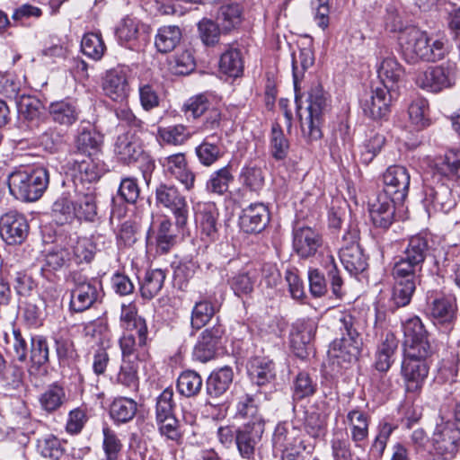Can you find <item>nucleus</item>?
Returning a JSON list of instances; mask_svg holds the SVG:
<instances>
[{"label": "nucleus", "mask_w": 460, "mask_h": 460, "mask_svg": "<svg viewBox=\"0 0 460 460\" xmlns=\"http://www.w3.org/2000/svg\"><path fill=\"white\" fill-rule=\"evenodd\" d=\"M426 200L429 201L435 208L443 211L451 209L456 205V200L452 197L451 189L440 185L437 190L429 189L426 194Z\"/></svg>", "instance_id": "nucleus-56"}, {"label": "nucleus", "mask_w": 460, "mask_h": 460, "mask_svg": "<svg viewBox=\"0 0 460 460\" xmlns=\"http://www.w3.org/2000/svg\"><path fill=\"white\" fill-rule=\"evenodd\" d=\"M68 168L75 180L76 189L78 188L77 181L82 183H92L99 180L102 175V169L94 161L93 156H84L82 159L74 157L68 162Z\"/></svg>", "instance_id": "nucleus-23"}, {"label": "nucleus", "mask_w": 460, "mask_h": 460, "mask_svg": "<svg viewBox=\"0 0 460 460\" xmlns=\"http://www.w3.org/2000/svg\"><path fill=\"white\" fill-rule=\"evenodd\" d=\"M165 175L175 179L188 191L194 188L195 173L190 169L183 153L173 154L159 160Z\"/></svg>", "instance_id": "nucleus-14"}, {"label": "nucleus", "mask_w": 460, "mask_h": 460, "mask_svg": "<svg viewBox=\"0 0 460 460\" xmlns=\"http://www.w3.org/2000/svg\"><path fill=\"white\" fill-rule=\"evenodd\" d=\"M137 411V403L135 400L119 396L115 398L109 409L111 420L117 424L128 423L133 420Z\"/></svg>", "instance_id": "nucleus-33"}, {"label": "nucleus", "mask_w": 460, "mask_h": 460, "mask_svg": "<svg viewBox=\"0 0 460 460\" xmlns=\"http://www.w3.org/2000/svg\"><path fill=\"white\" fill-rule=\"evenodd\" d=\"M264 421L246 422L237 429L236 447L240 456L246 460H254L255 452L259 447L264 433Z\"/></svg>", "instance_id": "nucleus-8"}, {"label": "nucleus", "mask_w": 460, "mask_h": 460, "mask_svg": "<svg viewBox=\"0 0 460 460\" xmlns=\"http://www.w3.org/2000/svg\"><path fill=\"white\" fill-rule=\"evenodd\" d=\"M79 113L76 102L71 99L54 102L49 105V114L60 125L71 126L78 119Z\"/></svg>", "instance_id": "nucleus-30"}, {"label": "nucleus", "mask_w": 460, "mask_h": 460, "mask_svg": "<svg viewBox=\"0 0 460 460\" xmlns=\"http://www.w3.org/2000/svg\"><path fill=\"white\" fill-rule=\"evenodd\" d=\"M164 279V270L160 269L147 270L140 287L142 297L148 300L155 297L162 289Z\"/></svg>", "instance_id": "nucleus-45"}, {"label": "nucleus", "mask_w": 460, "mask_h": 460, "mask_svg": "<svg viewBox=\"0 0 460 460\" xmlns=\"http://www.w3.org/2000/svg\"><path fill=\"white\" fill-rule=\"evenodd\" d=\"M81 49L88 58L98 61L103 57L106 46L99 33H85L81 40Z\"/></svg>", "instance_id": "nucleus-51"}, {"label": "nucleus", "mask_w": 460, "mask_h": 460, "mask_svg": "<svg viewBox=\"0 0 460 460\" xmlns=\"http://www.w3.org/2000/svg\"><path fill=\"white\" fill-rule=\"evenodd\" d=\"M73 260L76 264L89 262L93 258L95 246L87 237L78 238L72 246Z\"/></svg>", "instance_id": "nucleus-64"}, {"label": "nucleus", "mask_w": 460, "mask_h": 460, "mask_svg": "<svg viewBox=\"0 0 460 460\" xmlns=\"http://www.w3.org/2000/svg\"><path fill=\"white\" fill-rule=\"evenodd\" d=\"M247 371L251 380L258 385H263L275 376L274 364L271 360L255 357L247 365Z\"/></svg>", "instance_id": "nucleus-34"}, {"label": "nucleus", "mask_w": 460, "mask_h": 460, "mask_svg": "<svg viewBox=\"0 0 460 460\" xmlns=\"http://www.w3.org/2000/svg\"><path fill=\"white\" fill-rule=\"evenodd\" d=\"M120 322L125 331H136L138 336V344L146 346L147 341V326L146 320L137 315V310L132 305H122Z\"/></svg>", "instance_id": "nucleus-27"}, {"label": "nucleus", "mask_w": 460, "mask_h": 460, "mask_svg": "<svg viewBox=\"0 0 460 460\" xmlns=\"http://www.w3.org/2000/svg\"><path fill=\"white\" fill-rule=\"evenodd\" d=\"M199 35L206 46H215L219 41L220 34L223 31L217 23L210 19H202L198 23Z\"/></svg>", "instance_id": "nucleus-63"}, {"label": "nucleus", "mask_w": 460, "mask_h": 460, "mask_svg": "<svg viewBox=\"0 0 460 460\" xmlns=\"http://www.w3.org/2000/svg\"><path fill=\"white\" fill-rule=\"evenodd\" d=\"M314 62V53L310 49H302L298 55H292L293 81L296 89L298 82L302 79L305 71L312 66Z\"/></svg>", "instance_id": "nucleus-53"}, {"label": "nucleus", "mask_w": 460, "mask_h": 460, "mask_svg": "<svg viewBox=\"0 0 460 460\" xmlns=\"http://www.w3.org/2000/svg\"><path fill=\"white\" fill-rule=\"evenodd\" d=\"M115 381L125 387L136 389L138 385L137 363L130 358H122Z\"/></svg>", "instance_id": "nucleus-52"}, {"label": "nucleus", "mask_w": 460, "mask_h": 460, "mask_svg": "<svg viewBox=\"0 0 460 460\" xmlns=\"http://www.w3.org/2000/svg\"><path fill=\"white\" fill-rule=\"evenodd\" d=\"M435 174L449 180L460 179V151L450 150L436 164Z\"/></svg>", "instance_id": "nucleus-43"}, {"label": "nucleus", "mask_w": 460, "mask_h": 460, "mask_svg": "<svg viewBox=\"0 0 460 460\" xmlns=\"http://www.w3.org/2000/svg\"><path fill=\"white\" fill-rule=\"evenodd\" d=\"M102 289L96 281L78 279L71 290L69 306L73 312L81 313L92 307L100 298Z\"/></svg>", "instance_id": "nucleus-11"}, {"label": "nucleus", "mask_w": 460, "mask_h": 460, "mask_svg": "<svg viewBox=\"0 0 460 460\" xmlns=\"http://www.w3.org/2000/svg\"><path fill=\"white\" fill-rule=\"evenodd\" d=\"M158 134L164 142L173 146L182 145L191 136L188 128L181 124L161 128Z\"/></svg>", "instance_id": "nucleus-58"}, {"label": "nucleus", "mask_w": 460, "mask_h": 460, "mask_svg": "<svg viewBox=\"0 0 460 460\" xmlns=\"http://www.w3.org/2000/svg\"><path fill=\"white\" fill-rule=\"evenodd\" d=\"M102 137L92 129H82L75 140L73 155L94 156L101 150Z\"/></svg>", "instance_id": "nucleus-29"}, {"label": "nucleus", "mask_w": 460, "mask_h": 460, "mask_svg": "<svg viewBox=\"0 0 460 460\" xmlns=\"http://www.w3.org/2000/svg\"><path fill=\"white\" fill-rule=\"evenodd\" d=\"M234 181L229 166L222 167L213 172L206 183V190L208 193L222 196L228 191L229 185Z\"/></svg>", "instance_id": "nucleus-40"}, {"label": "nucleus", "mask_w": 460, "mask_h": 460, "mask_svg": "<svg viewBox=\"0 0 460 460\" xmlns=\"http://www.w3.org/2000/svg\"><path fill=\"white\" fill-rule=\"evenodd\" d=\"M51 215L58 225L72 223L76 218L75 199L69 193H62L54 201Z\"/></svg>", "instance_id": "nucleus-32"}, {"label": "nucleus", "mask_w": 460, "mask_h": 460, "mask_svg": "<svg viewBox=\"0 0 460 460\" xmlns=\"http://www.w3.org/2000/svg\"><path fill=\"white\" fill-rule=\"evenodd\" d=\"M395 93L385 87H376L371 94L362 102L365 115L373 119H378L386 115L390 101Z\"/></svg>", "instance_id": "nucleus-21"}, {"label": "nucleus", "mask_w": 460, "mask_h": 460, "mask_svg": "<svg viewBox=\"0 0 460 460\" xmlns=\"http://www.w3.org/2000/svg\"><path fill=\"white\" fill-rule=\"evenodd\" d=\"M34 132L40 144L47 150L52 151L62 142V135L55 127H47L46 119L40 127H34Z\"/></svg>", "instance_id": "nucleus-57"}, {"label": "nucleus", "mask_w": 460, "mask_h": 460, "mask_svg": "<svg viewBox=\"0 0 460 460\" xmlns=\"http://www.w3.org/2000/svg\"><path fill=\"white\" fill-rule=\"evenodd\" d=\"M236 413L243 419H250L247 422H256L257 420L264 421L259 413L254 398L249 394H243L239 397L236 404Z\"/></svg>", "instance_id": "nucleus-59"}, {"label": "nucleus", "mask_w": 460, "mask_h": 460, "mask_svg": "<svg viewBox=\"0 0 460 460\" xmlns=\"http://www.w3.org/2000/svg\"><path fill=\"white\" fill-rule=\"evenodd\" d=\"M46 301L40 296L26 298L23 302V318L31 326H40L45 317Z\"/></svg>", "instance_id": "nucleus-38"}, {"label": "nucleus", "mask_w": 460, "mask_h": 460, "mask_svg": "<svg viewBox=\"0 0 460 460\" xmlns=\"http://www.w3.org/2000/svg\"><path fill=\"white\" fill-rule=\"evenodd\" d=\"M377 73L384 87L392 90L398 97L400 95V78L402 75V67L399 62L394 58L388 57L382 61Z\"/></svg>", "instance_id": "nucleus-28"}, {"label": "nucleus", "mask_w": 460, "mask_h": 460, "mask_svg": "<svg viewBox=\"0 0 460 460\" xmlns=\"http://www.w3.org/2000/svg\"><path fill=\"white\" fill-rule=\"evenodd\" d=\"M49 172L44 167L24 168L10 173L8 187L10 193L24 201L38 200L48 188Z\"/></svg>", "instance_id": "nucleus-3"}, {"label": "nucleus", "mask_w": 460, "mask_h": 460, "mask_svg": "<svg viewBox=\"0 0 460 460\" xmlns=\"http://www.w3.org/2000/svg\"><path fill=\"white\" fill-rule=\"evenodd\" d=\"M396 347L397 345L394 336L387 334L385 340L378 347L376 351L375 366L378 371L385 372L389 369Z\"/></svg>", "instance_id": "nucleus-55"}, {"label": "nucleus", "mask_w": 460, "mask_h": 460, "mask_svg": "<svg viewBox=\"0 0 460 460\" xmlns=\"http://www.w3.org/2000/svg\"><path fill=\"white\" fill-rule=\"evenodd\" d=\"M456 312V297L453 294L439 295L429 305L430 315L438 323H452Z\"/></svg>", "instance_id": "nucleus-24"}, {"label": "nucleus", "mask_w": 460, "mask_h": 460, "mask_svg": "<svg viewBox=\"0 0 460 460\" xmlns=\"http://www.w3.org/2000/svg\"><path fill=\"white\" fill-rule=\"evenodd\" d=\"M225 329L220 323L205 329L199 335L194 346L193 358L201 363H206L215 358L218 349L222 344Z\"/></svg>", "instance_id": "nucleus-9"}, {"label": "nucleus", "mask_w": 460, "mask_h": 460, "mask_svg": "<svg viewBox=\"0 0 460 460\" xmlns=\"http://www.w3.org/2000/svg\"><path fill=\"white\" fill-rule=\"evenodd\" d=\"M316 328L314 321L307 320L301 324L296 333L292 334L291 344L297 357L303 358L307 355L305 346L314 338Z\"/></svg>", "instance_id": "nucleus-37"}, {"label": "nucleus", "mask_w": 460, "mask_h": 460, "mask_svg": "<svg viewBox=\"0 0 460 460\" xmlns=\"http://www.w3.org/2000/svg\"><path fill=\"white\" fill-rule=\"evenodd\" d=\"M28 233L29 225L23 215L9 211L0 217V234L8 244L22 243Z\"/></svg>", "instance_id": "nucleus-17"}, {"label": "nucleus", "mask_w": 460, "mask_h": 460, "mask_svg": "<svg viewBox=\"0 0 460 460\" xmlns=\"http://www.w3.org/2000/svg\"><path fill=\"white\" fill-rule=\"evenodd\" d=\"M427 249L428 242L424 236L417 234L411 237L404 251V262L411 267L420 265L424 261Z\"/></svg>", "instance_id": "nucleus-46"}, {"label": "nucleus", "mask_w": 460, "mask_h": 460, "mask_svg": "<svg viewBox=\"0 0 460 460\" xmlns=\"http://www.w3.org/2000/svg\"><path fill=\"white\" fill-rule=\"evenodd\" d=\"M140 22L137 19L127 16L118 24L115 34L120 44L134 43L139 34Z\"/></svg>", "instance_id": "nucleus-54"}, {"label": "nucleus", "mask_w": 460, "mask_h": 460, "mask_svg": "<svg viewBox=\"0 0 460 460\" xmlns=\"http://www.w3.org/2000/svg\"><path fill=\"white\" fill-rule=\"evenodd\" d=\"M38 450L44 457L58 460L63 456L60 440L54 435H47L38 440Z\"/></svg>", "instance_id": "nucleus-61"}, {"label": "nucleus", "mask_w": 460, "mask_h": 460, "mask_svg": "<svg viewBox=\"0 0 460 460\" xmlns=\"http://www.w3.org/2000/svg\"><path fill=\"white\" fill-rule=\"evenodd\" d=\"M128 76L129 70L123 66L107 71L102 84L104 94L114 102H123L130 92Z\"/></svg>", "instance_id": "nucleus-12"}, {"label": "nucleus", "mask_w": 460, "mask_h": 460, "mask_svg": "<svg viewBox=\"0 0 460 460\" xmlns=\"http://www.w3.org/2000/svg\"><path fill=\"white\" fill-rule=\"evenodd\" d=\"M216 311V306L208 298L196 302L191 311V327L196 330L204 327L212 319Z\"/></svg>", "instance_id": "nucleus-47"}, {"label": "nucleus", "mask_w": 460, "mask_h": 460, "mask_svg": "<svg viewBox=\"0 0 460 460\" xmlns=\"http://www.w3.org/2000/svg\"><path fill=\"white\" fill-rule=\"evenodd\" d=\"M114 151L125 163L137 160L143 152L139 137L131 130L118 136Z\"/></svg>", "instance_id": "nucleus-25"}, {"label": "nucleus", "mask_w": 460, "mask_h": 460, "mask_svg": "<svg viewBox=\"0 0 460 460\" xmlns=\"http://www.w3.org/2000/svg\"><path fill=\"white\" fill-rule=\"evenodd\" d=\"M234 373L231 367H224L210 374L206 388L208 396L218 398L223 395L233 382Z\"/></svg>", "instance_id": "nucleus-31"}, {"label": "nucleus", "mask_w": 460, "mask_h": 460, "mask_svg": "<svg viewBox=\"0 0 460 460\" xmlns=\"http://www.w3.org/2000/svg\"><path fill=\"white\" fill-rule=\"evenodd\" d=\"M404 60L437 62L448 53L447 40L444 37L429 38L425 31L414 26L404 28Z\"/></svg>", "instance_id": "nucleus-1"}, {"label": "nucleus", "mask_w": 460, "mask_h": 460, "mask_svg": "<svg viewBox=\"0 0 460 460\" xmlns=\"http://www.w3.org/2000/svg\"><path fill=\"white\" fill-rule=\"evenodd\" d=\"M16 107L19 116L31 123L33 130L34 127H40L45 119L41 116L42 104L36 97L26 94H16Z\"/></svg>", "instance_id": "nucleus-26"}, {"label": "nucleus", "mask_w": 460, "mask_h": 460, "mask_svg": "<svg viewBox=\"0 0 460 460\" xmlns=\"http://www.w3.org/2000/svg\"><path fill=\"white\" fill-rule=\"evenodd\" d=\"M195 221L202 241L214 242L218 236V209L214 202H198L194 208Z\"/></svg>", "instance_id": "nucleus-10"}, {"label": "nucleus", "mask_w": 460, "mask_h": 460, "mask_svg": "<svg viewBox=\"0 0 460 460\" xmlns=\"http://www.w3.org/2000/svg\"><path fill=\"white\" fill-rule=\"evenodd\" d=\"M357 239L358 234L355 231L348 233L344 235L346 244L340 250L341 261L345 270L352 275L363 272L367 267V258Z\"/></svg>", "instance_id": "nucleus-16"}, {"label": "nucleus", "mask_w": 460, "mask_h": 460, "mask_svg": "<svg viewBox=\"0 0 460 460\" xmlns=\"http://www.w3.org/2000/svg\"><path fill=\"white\" fill-rule=\"evenodd\" d=\"M202 385L201 376L192 370L183 371L177 380V389L179 393L186 397H192L199 394Z\"/></svg>", "instance_id": "nucleus-49"}, {"label": "nucleus", "mask_w": 460, "mask_h": 460, "mask_svg": "<svg viewBox=\"0 0 460 460\" xmlns=\"http://www.w3.org/2000/svg\"><path fill=\"white\" fill-rule=\"evenodd\" d=\"M66 400L64 388L58 385H51L40 394V403L44 411L53 412L59 409Z\"/></svg>", "instance_id": "nucleus-48"}, {"label": "nucleus", "mask_w": 460, "mask_h": 460, "mask_svg": "<svg viewBox=\"0 0 460 460\" xmlns=\"http://www.w3.org/2000/svg\"><path fill=\"white\" fill-rule=\"evenodd\" d=\"M181 38L179 27L169 25L161 27L155 36V45L161 53H167L174 49Z\"/></svg>", "instance_id": "nucleus-42"}, {"label": "nucleus", "mask_w": 460, "mask_h": 460, "mask_svg": "<svg viewBox=\"0 0 460 460\" xmlns=\"http://www.w3.org/2000/svg\"><path fill=\"white\" fill-rule=\"evenodd\" d=\"M414 349L420 355H429L430 350L427 332L421 320L415 316L404 323V349Z\"/></svg>", "instance_id": "nucleus-20"}, {"label": "nucleus", "mask_w": 460, "mask_h": 460, "mask_svg": "<svg viewBox=\"0 0 460 460\" xmlns=\"http://www.w3.org/2000/svg\"><path fill=\"white\" fill-rule=\"evenodd\" d=\"M432 443L438 454L453 457L458 450L460 430L451 421L438 423L433 432Z\"/></svg>", "instance_id": "nucleus-15"}, {"label": "nucleus", "mask_w": 460, "mask_h": 460, "mask_svg": "<svg viewBox=\"0 0 460 460\" xmlns=\"http://www.w3.org/2000/svg\"><path fill=\"white\" fill-rule=\"evenodd\" d=\"M219 69L225 75L238 77L243 70V62L241 51L235 48H229L224 51L219 60Z\"/></svg>", "instance_id": "nucleus-41"}, {"label": "nucleus", "mask_w": 460, "mask_h": 460, "mask_svg": "<svg viewBox=\"0 0 460 460\" xmlns=\"http://www.w3.org/2000/svg\"><path fill=\"white\" fill-rule=\"evenodd\" d=\"M76 218L93 221L97 215L95 194L91 187L87 188L84 193L76 189L75 196Z\"/></svg>", "instance_id": "nucleus-36"}, {"label": "nucleus", "mask_w": 460, "mask_h": 460, "mask_svg": "<svg viewBox=\"0 0 460 460\" xmlns=\"http://www.w3.org/2000/svg\"><path fill=\"white\" fill-rule=\"evenodd\" d=\"M217 19L222 27L223 32L234 29L242 21V8L240 4L232 2L224 3L218 10Z\"/></svg>", "instance_id": "nucleus-39"}, {"label": "nucleus", "mask_w": 460, "mask_h": 460, "mask_svg": "<svg viewBox=\"0 0 460 460\" xmlns=\"http://www.w3.org/2000/svg\"><path fill=\"white\" fill-rule=\"evenodd\" d=\"M155 200L158 206L168 209L173 216L175 225L183 228L188 224L189 206L186 197L174 185L161 183L155 190Z\"/></svg>", "instance_id": "nucleus-6"}, {"label": "nucleus", "mask_w": 460, "mask_h": 460, "mask_svg": "<svg viewBox=\"0 0 460 460\" xmlns=\"http://www.w3.org/2000/svg\"><path fill=\"white\" fill-rule=\"evenodd\" d=\"M316 391V383L305 372H300L293 382V399L302 400L312 396Z\"/></svg>", "instance_id": "nucleus-60"}, {"label": "nucleus", "mask_w": 460, "mask_h": 460, "mask_svg": "<svg viewBox=\"0 0 460 460\" xmlns=\"http://www.w3.org/2000/svg\"><path fill=\"white\" fill-rule=\"evenodd\" d=\"M428 355H420L414 349H404V387L407 392H419L429 373Z\"/></svg>", "instance_id": "nucleus-7"}, {"label": "nucleus", "mask_w": 460, "mask_h": 460, "mask_svg": "<svg viewBox=\"0 0 460 460\" xmlns=\"http://www.w3.org/2000/svg\"><path fill=\"white\" fill-rule=\"evenodd\" d=\"M307 102L306 117L303 118L299 114L302 134L308 140H317L322 137L320 129L322 117L329 109L328 96L321 85H315L309 91Z\"/></svg>", "instance_id": "nucleus-4"}, {"label": "nucleus", "mask_w": 460, "mask_h": 460, "mask_svg": "<svg viewBox=\"0 0 460 460\" xmlns=\"http://www.w3.org/2000/svg\"><path fill=\"white\" fill-rule=\"evenodd\" d=\"M270 221V212L263 203H252L243 209L239 218L241 229L247 234L261 232Z\"/></svg>", "instance_id": "nucleus-19"}, {"label": "nucleus", "mask_w": 460, "mask_h": 460, "mask_svg": "<svg viewBox=\"0 0 460 460\" xmlns=\"http://www.w3.org/2000/svg\"><path fill=\"white\" fill-rule=\"evenodd\" d=\"M288 141L285 137L282 128L279 124H274L270 135L272 156L277 160L284 159L288 155Z\"/></svg>", "instance_id": "nucleus-62"}, {"label": "nucleus", "mask_w": 460, "mask_h": 460, "mask_svg": "<svg viewBox=\"0 0 460 460\" xmlns=\"http://www.w3.org/2000/svg\"><path fill=\"white\" fill-rule=\"evenodd\" d=\"M370 217L376 226L387 228L391 226L394 215V201H383L373 204L369 209Z\"/></svg>", "instance_id": "nucleus-50"}, {"label": "nucleus", "mask_w": 460, "mask_h": 460, "mask_svg": "<svg viewBox=\"0 0 460 460\" xmlns=\"http://www.w3.org/2000/svg\"><path fill=\"white\" fill-rule=\"evenodd\" d=\"M323 246L321 234L311 227H299L293 233V248L303 259L314 256Z\"/></svg>", "instance_id": "nucleus-18"}, {"label": "nucleus", "mask_w": 460, "mask_h": 460, "mask_svg": "<svg viewBox=\"0 0 460 460\" xmlns=\"http://www.w3.org/2000/svg\"><path fill=\"white\" fill-rule=\"evenodd\" d=\"M300 430L288 422L279 423L275 428L272 443L276 450L282 451L288 447L303 442L299 438Z\"/></svg>", "instance_id": "nucleus-35"}, {"label": "nucleus", "mask_w": 460, "mask_h": 460, "mask_svg": "<svg viewBox=\"0 0 460 460\" xmlns=\"http://www.w3.org/2000/svg\"><path fill=\"white\" fill-rule=\"evenodd\" d=\"M351 442L339 436H333L331 440V449L333 460H364L366 452L356 451L351 447Z\"/></svg>", "instance_id": "nucleus-44"}, {"label": "nucleus", "mask_w": 460, "mask_h": 460, "mask_svg": "<svg viewBox=\"0 0 460 460\" xmlns=\"http://www.w3.org/2000/svg\"><path fill=\"white\" fill-rule=\"evenodd\" d=\"M370 417L358 409L347 414L348 435L356 451L366 452L368 447Z\"/></svg>", "instance_id": "nucleus-13"}, {"label": "nucleus", "mask_w": 460, "mask_h": 460, "mask_svg": "<svg viewBox=\"0 0 460 460\" xmlns=\"http://www.w3.org/2000/svg\"><path fill=\"white\" fill-rule=\"evenodd\" d=\"M334 325L341 332V338L331 344L328 356L333 364L343 367L356 360L359 354L358 332L354 328V318L347 312H338L333 315Z\"/></svg>", "instance_id": "nucleus-2"}, {"label": "nucleus", "mask_w": 460, "mask_h": 460, "mask_svg": "<svg viewBox=\"0 0 460 460\" xmlns=\"http://www.w3.org/2000/svg\"><path fill=\"white\" fill-rule=\"evenodd\" d=\"M195 154L203 166H212L225 155V146L222 137L217 133L207 136L196 146Z\"/></svg>", "instance_id": "nucleus-22"}, {"label": "nucleus", "mask_w": 460, "mask_h": 460, "mask_svg": "<svg viewBox=\"0 0 460 460\" xmlns=\"http://www.w3.org/2000/svg\"><path fill=\"white\" fill-rule=\"evenodd\" d=\"M457 66L454 62H445L415 73V84L430 93H439L451 88L456 81Z\"/></svg>", "instance_id": "nucleus-5"}]
</instances>
